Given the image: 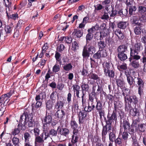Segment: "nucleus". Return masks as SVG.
Segmentation results:
<instances>
[{
  "instance_id": "79ce46f5",
  "label": "nucleus",
  "mask_w": 146,
  "mask_h": 146,
  "mask_svg": "<svg viewBox=\"0 0 146 146\" xmlns=\"http://www.w3.org/2000/svg\"><path fill=\"white\" fill-rule=\"evenodd\" d=\"M36 103L35 104L33 103L32 104V110L33 111L35 109V108H38L41 107L42 105V101H36Z\"/></svg>"
},
{
  "instance_id": "58836bf2",
  "label": "nucleus",
  "mask_w": 146,
  "mask_h": 146,
  "mask_svg": "<svg viewBox=\"0 0 146 146\" xmlns=\"http://www.w3.org/2000/svg\"><path fill=\"white\" fill-rule=\"evenodd\" d=\"M122 90V95L123 97L124 100L129 95L128 92H129V89L128 88L125 87V88H123Z\"/></svg>"
},
{
  "instance_id": "09e8293b",
  "label": "nucleus",
  "mask_w": 146,
  "mask_h": 146,
  "mask_svg": "<svg viewBox=\"0 0 146 146\" xmlns=\"http://www.w3.org/2000/svg\"><path fill=\"white\" fill-rule=\"evenodd\" d=\"M57 97V98L58 97V95H57V93L56 92H52L51 94L50 95V98L51 100L53 102V101L54 102L56 101V97Z\"/></svg>"
},
{
  "instance_id": "3c124183",
  "label": "nucleus",
  "mask_w": 146,
  "mask_h": 146,
  "mask_svg": "<svg viewBox=\"0 0 146 146\" xmlns=\"http://www.w3.org/2000/svg\"><path fill=\"white\" fill-rule=\"evenodd\" d=\"M20 130L18 127L12 129L11 135H12L14 136H15L16 135H19L20 133Z\"/></svg>"
},
{
  "instance_id": "864d4df0",
  "label": "nucleus",
  "mask_w": 146,
  "mask_h": 146,
  "mask_svg": "<svg viewBox=\"0 0 146 146\" xmlns=\"http://www.w3.org/2000/svg\"><path fill=\"white\" fill-rule=\"evenodd\" d=\"M122 103L119 101H114V108L115 110L116 111L117 109L122 106Z\"/></svg>"
},
{
  "instance_id": "052dcab7",
  "label": "nucleus",
  "mask_w": 146,
  "mask_h": 146,
  "mask_svg": "<svg viewBox=\"0 0 146 146\" xmlns=\"http://www.w3.org/2000/svg\"><path fill=\"white\" fill-rule=\"evenodd\" d=\"M23 136L24 138V141L30 140L31 136L30 134L28 132H25L23 133Z\"/></svg>"
},
{
  "instance_id": "a18cd8bd",
  "label": "nucleus",
  "mask_w": 146,
  "mask_h": 146,
  "mask_svg": "<svg viewBox=\"0 0 146 146\" xmlns=\"http://www.w3.org/2000/svg\"><path fill=\"white\" fill-rule=\"evenodd\" d=\"M56 63H58L60 65L62 64L61 55L58 52L56 51L55 55Z\"/></svg>"
},
{
  "instance_id": "f8f14e48",
  "label": "nucleus",
  "mask_w": 146,
  "mask_h": 146,
  "mask_svg": "<svg viewBox=\"0 0 146 146\" xmlns=\"http://www.w3.org/2000/svg\"><path fill=\"white\" fill-rule=\"evenodd\" d=\"M141 43L140 42L135 44L133 47H131L130 48V55H138L139 52L141 50Z\"/></svg>"
},
{
  "instance_id": "bb28decb",
  "label": "nucleus",
  "mask_w": 146,
  "mask_h": 146,
  "mask_svg": "<svg viewBox=\"0 0 146 146\" xmlns=\"http://www.w3.org/2000/svg\"><path fill=\"white\" fill-rule=\"evenodd\" d=\"M109 139L110 142H113L116 137V132L115 130H112V132L109 134Z\"/></svg>"
},
{
  "instance_id": "aec40b11",
  "label": "nucleus",
  "mask_w": 146,
  "mask_h": 146,
  "mask_svg": "<svg viewBox=\"0 0 146 146\" xmlns=\"http://www.w3.org/2000/svg\"><path fill=\"white\" fill-rule=\"evenodd\" d=\"M88 33L87 34L86 37V44L89 43L90 41H91L93 38L94 32H93V30L92 29H88L87 31Z\"/></svg>"
},
{
  "instance_id": "603ef678",
  "label": "nucleus",
  "mask_w": 146,
  "mask_h": 146,
  "mask_svg": "<svg viewBox=\"0 0 146 146\" xmlns=\"http://www.w3.org/2000/svg\"><path fill=\"white\" fill-rule=\"evenodd\" d=\"M90 78L94 80H96L97 81L99 80L100 78L99 77L98 75L92 72H90Z\"/></svg>"
},
{
  "instance_id": "37998d69",
  "label": "nucleus",
  "mask_w": 146,
  "mask_h": 146,
  "mask_svg": "<svg viewBox=\"0 0 146 146\" xmlns=\"http://www.w3.org/2000/svg\"><path fill=\"white\" fill-rule=\"evenodd\" d=\"M6 13L7 14V16L8 19H11L15 20L17 18H18L19 17L17 13L13 14L12 15L9 14V13H8L7 11V9H6Z\"/></svg>"
},
{
  "instance_id": "6e6d98bb",
  "label": "nucleus",
  "mask_w": 146,
  "mask_h": 146,
  "mask_svg": "<svg viewBox=\"0 0 146 146\" xmlns=\"http://www.w3.org/2000/svg\"><path fill=\"white\" fill-rule=\"evenodd\" d=\"M79 46L76 41H74L72 44V50L74 51H76L77 49H79Z\"/></svg>"
},
{
  "instance_id": "774afa93",
  "label": "nucleus",
  "mask_w": 146,
  "mask_h": 146,
  "mask_svg": "<svg viewBox=\"0 0 146 146\" xmlns=\"http://www.w3.org/2000/svg\"><path fill=\"white\" fill-rule=\"evenodd\" d=\"M141 59V60L143 64V70L145 71V70H146L145 67L146 65V56H142V58Z\"/></svg>"
},
{
  "instance_id": "c85d7f7f",
  "label": "nucleus",
  "mask_w": 146,
  "mask_h": 146,
  "mask_svg": "<svg viewBox=\"0 0 146 146\" xmlns=\"http://www.w3.org/2000/svg\"><path fill=\"white\" fill-rule=\"evenodd\" d=\"M119 11V7L117 5L115 6V7H112L111 11V13L110 14V16L111 17H113L117 15L118 16V13Z\"/></svg>"
},
{
  "instance_id": "f257e3e1",
  "label": "nucleus",
  "mask_w": 146,
  "mask_h": 146,
  "mask_svg": "<svg viewBox=\"0 0 146 146\" xmlns=\"http://www.w3.org/2000/svg\"><path fill=\"white\" fill-rule=\"evenodd\" d=\"M96 49L95 47L92 45H86L84 46L82 52L83 59L86 60L90 56L92 55V58L94 59H100L101 57L99 50L95 53Z\"/></svg>"
},
{
  "instance_id": "473e14b6",
  "label": "nucleus",
  "mask_w": 146,
  "mask_h": 146,
  "mask_svg": "<svg viewBox=\"0 0 146 146\" xmlns=\"http://www.w3.org/2000/svg\"><path fill=\"white\" fill-rule=\"evenodd\" d=\"M97 43L98 50L104 49L106 45V42L102 40H100V41H98Z\"/></svg>"
},
{
  "instance_id": "338daca9",
  "label": "nucleus",
  "mask_w": 146,
  "mask_h": 146,
  "mask_svg": "<svg viewBox=\"0 0 146 146\" xmlns=\"http://www.w3.org/2000/svg\"><path fill=\"white\" fill-rule=\"evenodd\" d=\"M12 143L15 145H19V139L15 136H14L12 139Z\"/></svg>"
},
{
  "instance_id": "9d476101",
  "label": "nucleus",
  "mask_w": 146,
  "mask_h": 146,
  "mask_svg": "<svg viewBox=\"0 0 146 146\" xmlns=\"http://www.w3.org/2000/svg\"><path fill=\"white\" fill-rule=\"evenodd\" d=\"M52 113H48L47 111L45 116L42 119L43 123V129L48 127L49 126H50V124L51 123L52 121Z\"/></svg>"
},
{
  "instance_id": "7ed1b4c3",
  "label": "nucleus",
  "mask_w": 146,
  "mask_h": 146,
  "mask_svg": "<svg viewBox=\"0 0 146 146\" xmlns=\"http://www.w3.org/2000/svg\"><path fill=\"white\" fill-rule=\"evenodd\" d=\"M125 109L126 111H128L131 108V104L135 106L137 105L139 98L135 94L130 95L124 100Z\"/></svg>"
},
{
  "instance_id": "0eeeda50",
  "label": "nucleus",
  "mask_w": 146,
  "mask_h": 146,
  "mask_svg": "<svg viewBox=\"0 0 146 146\" xmlns=\"http://www.w3.org/2000/svg\"><path fill=\"white\" fill-rule=\"evenodd\" d=\"M141 57L139 55H130L129 58L130 62L129 65L134 69H137L139 67L140 64L139 60L140 59Z\"/></svg>"
},
{
  "instance_id": "c03bdc74",
  "label": "nucleus",
  "mask_w": 146,
  "mask_h": 146,
  "mask_svg": "<svg viewBox=\"0 0 146 146\" xmlns=\"http://www.w3.org/2000/svg\"><path fill=\"white\" fill-rule=\"evenodd\" d=\"M118 69L120 72H123L128 68L127 65L126 63H124L117 66Z\"/></svg>"
},
{
  "instance_id": "f3484780",
  "label": "nucleus",
  "mask_w": 146,
  "mask_h": 146,
  "mask_svg": "<svg viewBox=\"0 0 146 146\" xmlns=\"http://www.w3.org/2000/svg\"><path fill=\"white\" fill-rule=\"evenodd\" d=\"M72 35L75 40L78 39L79 40L83 35V30L75 29L72 33Z\"/></svg>"
},
{
  "instance_id": "39448f33",
  "label": "nucleus",
  "mask_w": 146,
  "mask_h": 146,
  "mask_svg": "<svg viewBox=\"0 0 146 146\" xmlns=\"http://www.w3.org/2000/svg\"><path fill=\"white\" fill-rule=\"evenodd\" d=\"M97 95L96 92H92L89 94L88 106H85L84 110L87 112H90L94 110L95 108V103L94 100Z\"/></svg>"
},
{
  "instance_id": "4d7b16f0",
  "label": "nucleus",
  "mask_w": 146,
  "mask_h": 146,
  "mask_svg": "<svg viewBox=\"0 0 146 146\" xmlns=\"http://www.w3.org/2000/svg\"><path fill=\"white\" fill-rule=\"evenodd\" d=\"M85 95L86 94H82L81 96L82 105L83 107L84 108V109L85 106H86V100L85 96Z\"/></svg>"
},
{
  "instance_id": "423d86ee",
  "label": "nucleus",
  "mask_w": 146,
  "mask_h": 146,
  "mask_svg": "<svg viewBox=\"0 0 146 146\" xmlns=\"http://www.w3.org/2000/svg\"><path fill=\"white\" fill-rule=\"evenodd\" d=\"M140 120L139 119H135L134 123H133V127L134 128V134L137 132L142 133H144L146 129V124L144 123H140Z\"/></svg>"
},
{
  "instance_id": "20e7f679",
  "label": "nucleus",
  "mask_w": 146,
  "mask_h": 146,
  "mask_svg": "<svg viewBox=\"0 0 146 146\" xmlns=\"http://www.w3.org/2000/svg\"><path fill=\"white\" fill-rule=\"evenodd\" d=\"M134 122L135 119H133L131 124V125L128 119H124L123 121H120V133H122V129H123L125 131H127L130 135H134V128H133L132 126L133 123H134Z\"/></svg>"
},
{
  "instance_id": "e433bc0d",
  "label": "nucleus",
  "mask_w": 146,
  "mask_h": 146,
  "mask_svg": "<svg viewBox=\"0 0 146 146\" xmlns=\"http://www.w3.org/2000/svg\"><path fill=\"white\" fill-rule=\"evenodd\" d=\"M117 57L118 59L121 61H124L127 58V55L125 53H118Z\"/></svg>"
},
{
  "instance_id": "4c0bfd02",
  "label": "nucleus",
  "mask_w": 146,
  "mask_h": 146,
  "mask_svg": "<svg viewBox=\"0 0 146 146\" xmlns=\"http://www.w3.org/2000/svg\"><path fill=\"white\" fill-rule=\"evenodd\" d=\"M134 31L136 35H141L142 32L143 33L142 27L141 26L136 27L134 29Z\"/></svg>"
},
{
  "instance_id": "cd10ccee",
  "label": "nucleus",
  "mask_w": 146,
  "mask_h": 146,
  "mask_svg": "<svg viewBox=\"0 0 146 146\" xmlns=\"http://www.w3.org/2000/svg\"><path fill=\"white\" fill-rule=\"evenodd\" d=\"M116 82L118 87H119L121 89L125 88V83L123 80L117 79L116 80Z\"/></svg>"
},
{
  "instance_id": "49530a36",
  "label": "nucleus",
  "mask_w": 146,
  "mask_h": 146,
  "mask_svg": "<svg viewBox=\"0 0 146 146\" xmlns=\"http://www.w3.org/2000/svg\"><path fill=\"white\" fill-rule=\"evenodd\" d=\"M25 112L26 117H27V118L26 119L27 123L29 121H30V120L33 119V115L32 113H29L27 111H26Z\"/></svg>"
},
{
  "instance_id": "ddd939ff",
  "label": "nucleus",
  "mask_w": 146,
  "mask_h": 146,
  "mask_svg": "<svg viewBox=\"0 0 146 146\" xmlns=\"http://www.w3.org/2000/svg\"><path fill=\"white\" fill-rule=\"evenodd\" d=\"M66 111L63 109L58 110L54 114L56 118L60 120H63L66 115Z\"/></svg>"
},
{
  "instance_id": "6ab92c4d",
  "label": "nucleus",
  "mask_w": 146,
  "mask_h": 146,
  "mask_svg": "<svg viewBox=\"0 0 146 146\" xmlns=\"http://www.w3.org/2000/svg\"><path fill=\"white\" fill-rule=\"evenodd\" d=\"M137 77V76L133 75H131L127 78V82L130 86H131L133 84L135 85L136 80Z\"/></svg>"
},
{
  "instance_id": "1a4fd4ad",
  "label": "nucleus",
  "mask_w": 146,
  "mask_h": 146,
  "mask_svg": "<svg viewBox=\"0 0 146 146\" xmlns=\"http://www.w3.org/2000/svg\"><path fill=\"white\" fill-rule=\"evenodd\" d=\"M43 131L47 138L51 136L52 137H56L57 134V131L54 129H52L51 126H49L44 128Z\"/></svg>"
},
{
  "instance_id": "f03ea898",
  "label": "nucleus",
  "mask_w": 146,
  "mask_h": 146,
  "mask_svg": "<svg viewBox=\"0 0 146 146\" xmlns=\"http://www.w3.org/2000/svg\"><path fill=\"white\" fill-rule=\"evenodd\" d=\"M103 68L105 75L110 79L116 78V70L113 65L109 62H106L103 64Z\"/></svg>"
},
{
  "instance_id": "e2e57ef3",
  "label": "nucleus",
  "mask_w": 146,
  "mask_h": 146,
  "mask_svg": "<svg viewBox=\"0 0 146 146\" xmlns=\"http://www.w3.org/2000/svg\"><path fill=\"white\" fill-rule=\"evenodd\" d=\"M26 116L25 115V111L23 113L22 115H21L20 117V120L19 122H22L23 121H24V123H27Z\"/></svg>"
},
{
  "instance_id": "9b49d317",
  "label": "nucleus",
  "mask_w": 146,
  "mask_h": 146,
  "mask_svg": "<svg viewBox=\"0 0 146 146\" xmlns=\"http://www.w3.org/2000/svg\"><path fill=\"white\" fill-rule=\"evenodd\" d=\"M118 116V112L114 110L111 114L108 113L107 116V118L104 117V121L110 122H116L117 121V117Z\"/></svg>"
},
{
  "instance_id": "b1692460",
  "label": "nucleus",
  "mask_w": 146,
  "mask_h": 146,
  "mask_svg": "<svg viewBox=\"0 0 146 146\" xmlns=\"http://www.w3.org/2000/svg\"><path fill=\"white\" fill-rule=\"evenodd\" d=\"M128 46L127 44H123L119 45L117 48L118 53H125L127 50Z\"/></svg>"
},
{
  "instance_id": "5701e85b",
  "label": "nucleus",
  "mask_w": 146,
  "mask_h": 146,
  "mask_svg": "<svg viewBox=\"0 0 146 146\" xmlns=\"http://www.w3.org/2000/svg\"><path fill=\"white\" fill-rule=\"evenodd\" d=\"M81 87L82 94H86V92H89L90 87L89 84L88 83H82Z\"/></svg>"
},
{
  "instance_id": "7c9ffc66",
  "label": "nucleus",
  "mask_w": 146,
  "mask_h": 146,
  "mask_svg": "<svg viewBox=\"0 0 146 146\" xmlns=\"http://www.w3.org/2000/svg\"><path fill=\"white\" fill-rule=\"evenodd\" d=\"M128 24L127 21H120L117 23V27L120 29H124L126 28Z\"/></svg>"
},
{
  "instance_id": "de8ad7c7",
  "label": "nucleus",
  "mask_w": 146,
  "mask_h": 146,
  "mask_svg": "<svg viewBox=\"0 0 146 146\" xmlns=\"http://www.w3.org/2000/svg\"><path fill=\"white\" fill-rule=\"evenodd\" d=\"M63 69L66 71H69L72 69V66L71 63L64 65L63 66Z\"/></svg>"
},
{
  "instance_id": "ea45409f",
  "label": "nucleus",
  "mask_w": 146,
  "mask_h": 146,
  "mask_svg": "<svg viewBox=\"0 0 146 146\" xmlns=\"http://www.w3.org/2000/svg\"><path fill=\"white\" fill-rule=\"evenodd\" d=\"M13 28L12 24L6 26L5 28L6 33L10 35L11 33Z\"/></svg>"
},
{
  "instance_id": "f704fd0d",
  "label": "nucleus",
  "mask_w": 146,
  "mask_h": 146,
  "mask_svg": "<svg viewBox=\"0 0 146 146\" xmlns=\"http://www.w3.org/2000/svg\"><path fill=\"white\" fill-rule=\"evenodd\" d=\"M88 141L90 140L92 143L97 142L99 139L98 136L95 135L94 137L92 135H88Z\"/></svg>"
},
{
  "instance_id": "a878e982",
  "label": "nucleus",
  "mask_w": 146,
  "mask_h": 146,
  "mask_svg": "<svg viewBox=\"0 0 146 146\" xmlns=\"http://www.w3.org/2000/svg\"><path fill=\"white\" fill-rule=\"evenodd\" d=\"M72 87L73 89V91L74 92V95L75 94L76 92V96L77 98H80L79 94H80V86L78 85L75 84L73 85L72 86Z\"/></svg>"
},
{
  "instance_id": "bf43d9fd",
  "label": "nucleus",
  "mask_w": 146,
  "mask_h": 146,
  "mask_svg": "<svg viewBox=\"0 0 146 146\" xmlns=\"http://www.w3.org/2000/svg\"><path fill=\"white\" fill-rule=\"evenodd\" d=\"M101 55V56L102 58H106L107 56V52L106 49H102L99 50Z\"/></svg>"
},
{
  "instance_id": "8fccbe9b",
  "label": "nucleus",
  "mask_w": 146,
  "mask_h": 146,
  "mask_svg": "<svg viewBox=\"0 0 146 146\" xmlns=\"http://www.w3.org/2000/svg\"><path fill=\"white\" fill-rule=\"evenodd\" d=\"M104 121L106 123V125H104V127H106V128H107V129L108 131L110 132H111V131L112 128V123L106 121Z\"/></svg>"
},
{
  "instance_id": "412c9836",
  "label": "nucleus",
  "mask_w": 146,
  "mask_h": 146,
  "mask_svg": "<svg viewBox=\"0 0 146 146\" xmlns=\"http://www.w3.org/2000/svg\"><path fill=\"white\" fill-rule=\"evenodd\" d=\"M73 134L71 136L70 142L77 144L79 141L80 135L78 134V132H72Z\"/></svg>"
},
{
  "instance_id": "a19ab883",
  "label": "nucleus",
  "mask_w": 146,
  "mask_h": 146,
  "mask_svg": "<svg viewBox=\"0 0 146 146\" xmlns=\"http://www.w3.org/2000/svg\"><path fill=\"white\" fill-rule=\"evenodd\" d=\"M27 124V123H24L23 124L22 123V122H19V123L18 124V125L17 126V127L19 129V130L20 131H25L27 129V127L26 126V125Z\"/></svg>"
},
{
  "instance_id": "4be33fe9",
  "label": "nucleus",
  "mask_w": 146,
  "mask_h": 146,
  "mask_svg": "<svg viewBox=\"0 0 146 146\" xmlns=\"http://www.w3.org/2000/svg\"><path fill=\"white\" fill-rule=\"evenodd\" d=\"M71 128L73 130L72 132H79V130L77 129L78 125L75 120H71L70 122Z\"/></svg>"
},
{
  "instance_id": "69168bd1",
  "label": "nucleus",
  "mask_w": 146,
  "mask_h": 146,
  "mask_svg": "<svg viewBox=\"0 0 146 146\" xmlns=\"http://www.w3.org/2000/svg\"><path fill=\"white\" fill-rule=\"evenodd\" d=\"M137 10L136 6L134 5L131 7H129V12L130 16L133 15V12H135Z\"/></svg>"
},
{
  "instance_id": "c756f323",
  "label": "nucleus",
  "mask_w": 146,
  "mask_h": 146,
  "mask_svg": "<svg viewBox=\"0 0 146 146\" xmlns=\"http://www.w3.org/2000/svg\"><path fill=\"white\" fill-rule=\"evenodd\" d=\"M128 13V9H120L119 8V11L118 13V16L123 17L126 16Z\"/></svg>"
},
{
  "instance_id": "dca6fc26",
  "label": "nucleus",
  "mask_w": 146,
  "mask_h": 146,
  "mask_svg": "<svg viewBox=\"0 0 146 146\" xmlns=\"http://www.w3.org/2000/svg\"><path fill=\"white\" fill-rule=\"evenodd\" d=\"M65 103L64 99H59V97H58L57 101L54 105L55 109L57 110L62 109V108L64 107Z\"/></svg>"
},
{
  "instance_id": "0e129e2a",
  "label": "nucleus",
  "mask_w": 146,
  "mask_h": 146,
  "mask_svg": "<svg viewBox=\"0 0 146 146\" xmlns=\"http://www.w3.org/2000/svg\"><path fill=\"white\" fill-rule=\"evenodd\" d=\"M98 112L99 115L100 119H102V117H104V118L105 112L104 110V108L99 110L97 111Z\"/></svg>"
},
{
  "instance_id": "c9c22d12",
  "label": "nucleus",
  "mask_w": 146,
  "mask_h": 146,
  "mask_svg": "<svg viewBox=\"0 0 146 146\" xmlns=\"http://www.w3.org/2000/svg\"><path fill=\"white\" fill-rule=\"evenodd\" d=\"M96 101V106H95V108L97 111L104 108L101 101L98 100L97 98Z\"/></svg>"
},
{
  "instance_id": "13d9d810",
  "label": "nucleus",
  "mask_w": 146,
  "mask_h": 146,
  "mask_svg": "<svg viewBox=\"0 0 146 146\" xmlns=\"http://www.w3.org/2000/svg\"><path fill=\"white\" fill-rule=\"evenodd\" d=\"M60 69V66L57 64H55L52 67V71L54 73H56L59 71Z\"/></svg>"
},
{
  "instance_id": "4468645a",
  "label": "nucleus",
  "mask_w": 146,
  "mask_h": 146,
  "mask_svg": "<svg viewBox=\"0 0 146 146\" xmlns=\"http://www.w3.org/2000/svg\"><path fill=\"white\" fill-rule=\"evenodd\" d=\"M87 116V114L85 112H82L80 111L78 114V122L80 125L82 124H86V121L87 120L86 117Z\"/></svg>"
},
{
  "instance_id": "a211bd4d",
  "label": "nucleus",
  "mask_w": 146,
  "mask_h": 146,
  "mask_svg": "<svg viewBox=\"0 0 146 146\" xmlns=\"http://www.w3.org/2000/svg\"><path fill=\"white\" fill-rule=\"evenodd\" d=\"M40 136H38L35 137V144H36V143H43L44 142V140H46L47 139L43 131Z\"/></svg>"
},
{
  "instance_id": "680f3d73",
  "label": "nucleus",
  "mask_w": 146,
  "mask_h": 146,
  "mask_svg": "<svg viewBox=\"0 0 146 146\" xmlns=\"http://www.w3.org/2000/svg\"><path fill=\"white\" fill-rule=\"evenodd\" d=\"M118 115H119V116L120 117V119L121 120L120 121H123L124 120V119H126V116L125 115V114L124 112L121 111L120 112L118 113Z\"/></svg>"
},
{
  "instance_id": "6e6552de",
  "label": "nucleus",
  "mask_w": 146,
  "mask_h": 146,
  "mask_svg": "<svg viewBox=\"0 0 146 146\" xmlns=\"http://www.w3.org/2000/svg\"><path fill=\"white\" fill-rule=\"evenodd\" d=\"M135 85L138 88V93L140 97L143 94L145 82L143 78L138 76L136 80Z\"/></svg>"
},
{
  "instance_id": "2eb2a0df",
  "label": "nucleus",
  "mask_w": 146,
  "mask_h": 146,
  "mask_svg": "<svg viewBox=\"0 0 146 146\" xmlns=\"http://www.w3.org/2000/svg\"><path fill=\"white\" fill-rule=\"evenodd\" d=\"M59 133L61 135L65 137H67L70 133V130L69 129L66 128L62 127L59 126L57 129Z\"/></svg>"
},
{
  "instance_id": "5fc2aeb1",
  "label": "nucleus",
  "mask_w": 146,
  "mask_h": 146,
  "mask_svg": "<svg viewBox=\"0 0 146 146\" xmlns=\"http://www.w3.org/2000/svg\"><path fill=\"white\" fill-rule=\"evenodd\" d=\"M24 21L22 20H20L18 22L15 29L18 30L21 29L24 24Z\"/></svg>"
},
{
  "instance_id": "2f4dec72",
  "label": "nucleus",
  "mask_w": 146,
  "mask_h": 146,
  "mask_svg": "<svg viewBox=\"0 0 146 146\" xmlns=\"http://www.w3.org/2000/svg\"><path fill=\"white\" fill-rule=\"evenodd\" d=\"M129 110H130V114L132 116L135 117L137 116V115H138L139 110L136 108L135 106L134 108H131Z\"/></svg>"
},
{
  "instance_id": "393cba45",
  "label": "nucleus",
  "mask_w": 146,
  "mask_h": 146,
  "mask_svg": "<svg viewBox=\"0 0 146 146\" xmlns=\"http://www.w3.org/2000/svg\"><path fill=\"white\" fill-rule=\"evenodd\" d=\"M102 125L103 127L102 132V139L103 142L105 143L106 142V135L107 134L108 131L107 129V128H106V127H104L103 123H102Z\"/></svg>"
},
{
  "instance_id": "72a5a7b5",
  "label": "nucleus",
  "mask_w": 146,
  "mask_h": 146,
  "mask_svg": "<svg viewBox=\"0 0 146 146\" xmlns=\"http://www.w3.org/2000/svg\"><path fill=\"white\" fill-rule=\"evenodd\" d=\"M139 19L137 16H134L131 19L132 23L133 24H135L138 26H140L142 25L141 23L139 22Z\"/></svg>"
}]
</instances>
